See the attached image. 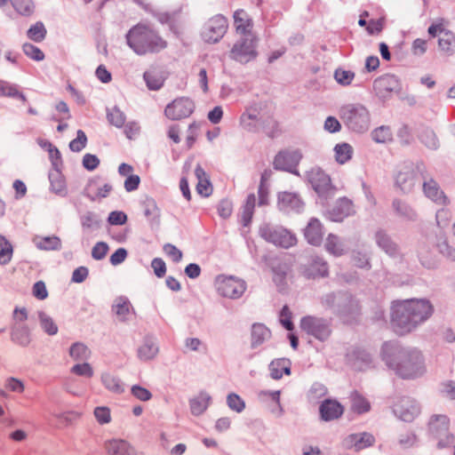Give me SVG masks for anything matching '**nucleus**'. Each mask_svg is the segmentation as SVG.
Here are the masks:
<instances>
[{
  "mask_svg": "<svg viewBox=\"0 0 455 455\" xmlns=\"http://www.w3.org/2000/svg\"><path fill=\"white\" fill-rule=\"evenodd\" d=\"M320 303L345 323L355 321L361 314L358 299L348 291H338L326 293L321 297Z\"/></svg>",
  "mask_w": 455,
  "mask_h": 455,
  "instance_id": "4",
  "label": "nucleus"
},
{
  "mask_svg": "<svg viewBox=\"0 0 455 455\" xmlns=\"http://www.w3.org/2000/svg\"><path fill=\"white\" fill-rule=\"evenodd\" d=\"M373 88L377 94L381 97H387L391 92H399L402 87L400 80L396 76L385 74L374 80Z\"/></svg>",
  "mask_w": 455,
  "mask_h": 455,
  "instance_id": "21",
  "label": "nucleus"
},
{
  "mask_svg": "<svg viewBox=\"0 0 455 455\" xmlns=\"http://www.w3.org/2000/svg\"><path fill=\"white\" fill-rule=\"evenodd\" d=\"M291 361L286 358H279L269 364L270 376L274 379H280L283 374H291Z\"/></svg>",
  "mask_w": 455,
  "mask_h": 455,
  "instance_id": "33",
  "label": "nucleus"
},
{
  "mask_svg": "<svg viewBox=\"0 0 455 455\" xmlns=\"http://www.w3.org/2000/svg\"><path fill=\"white\" fill-rule=\"evenodd\" d=\"M228 408L237 413L242 412L245 408L244 401L236 394L231 393L227 396Z\"/></svg>",
  "mask_w": 455,
  "mask_h": 455,
  "instance_id": "59",
  "label": "nucleus"
},
{
  "mask_svg": "<svg viewBox=\"0 0 455 455\" xmlns=\"http://www.w3.org/2000/svg\"><path fill=\"white\" fill-rule=\"evenodd\" d=\"M273 281L277 286L278 290L283 291L286 287V276L288 267L286 264L278 263L272 267Z\"/></svg>",
  "mask_w": 455,
  "mask_h": 455,
  "instance_id": "41",
  "label": "nucleus"
},
{
  "mask_svg": "<svg viewBox=\"0 0 455 455\" xmlns=\"http://www.w3.org/2000/svg\"><path fill=\"white\" fill-rule=\"evenodd\" d=\"M300 329L320 341H325L331 334V320L314 315H306L299 323Z\"/></svg>",
  "mask_w": 455,
  "mask_h": 455,
  "instance_id": "8",
  "label": "nucleus"
},
{
  "mask_svg": "<svg viewBox=\"0 0 455 455\" xmlns=\"http://www.w3.org/2000/svg\"><path fill=\"white\" fill-rule=\"evenodd\" d=\"M392 132L389 126L381 125L371 132V138L377 143H386L392 140Z\"/></svg>",
  "mask_w": 455,
  "mask_h": 455,
  "instance_id": "55",
  "label": "nucleus"
},
{
  "mask_svg": "<svg viewBox=\"0 0 455 455\" xmlns=\"http://www.w3.org/2000/svg\"><path fill=\"white\" fill-rule=\"evenodd\" d=\"M10 338L14 344L21 347H28L32 341V334L28 325L12 324Z\"/></svg>",
  "mask_w": 455,
  "mask_h": 455,
  "instance_id": "26",
  "label": "nucleus"
},
{
  "mask_svg": "<svg viewBox=\"0 0 455 455\" xmlns=\"http://www.w3.org/2000/svg\"><path fill=\"white\" fill-rule=\"evenodd\" d=\"M109 247L105 242H98L92 249V257L95 260L103 259L108 254Z\"/></svg>",
  "mask_w": 455,
  "mask_h": 455,
  "instance_id": "64",
  "label": "nucleus"
},
{
  "mask_svg": "<svg viewBox=\"0 0 455 455\" xmlns=\"http://www.w3.org/2000/svg\"><path fill=\"white\" fill-rule=\"evenodd\" d=\"M339 114L345 126L354 133H364L371 127V112L362 103L346 104L340 108Z\"/></svg>",
  "mask_w": 455,
  "mask_h": 455,
  "instance_id": "5",
  "label": "nucleus"
},
{
  "mask_svg": "<svg viewBox=\"0 0 455 455\" xmlns=\"http://www.w3.org/2000/svg\"><path fill=\"white\" fill-rule=\"evenodd\" d=\"M419 140L429 149L435 150L439 147L438 139L433 130L422 127L419 132Z\"/></svg>",
  "mask_w": 455,
  "mask_h": 455,
  "instance_id": "45",
  "label": "nucleus"
},
{
  "mask_svg": "<svg viewBox=\"0 0 455 455\" xmlns=\"http://www.w3.org/2000/svg\"><path fill=\"white\" fill-rule=\"evenodd\" d=\"M218 292L226 298L236 299L242 297L246 290V283L235 276H220L218 278Z\"/></svg>",
  "mask_w": 455,
  "mask_h": 455,
  "instance_id": "15",
  "label": "nucleus"
},
{
  "mask_svg": "<svg viewBox=\"0 0 455 455\" xmlns=\"http://www.w3.org/2000/svg\"><path fill=\"white\" fill-rule=\"evenodd\" d=\"M326 394H327V387L321 383L315 382L310 387V390L308 392V399L311 402H316L319 399L325 396Z\"/></svg>",
  "mask_w": 455,
  "mask_h": 455,
  "instance_id": "61",
  "label": "nucleus"
},
{
  "mask_svg": "<svg viewBox=\"0 0 455 455\" xmlns=\"http://www.w3.org/2000/svg\"><path fill=\"white\" fill-rule=\"evenodd\" d=\"M391 310V325L397 334L403 335L428 319L434 308L427 299H411L394 302Z\"/></svg>",
  "mask_w": 455,
  "mask_h": 455,
  "instance_id": "2",
  "label": "nucleus"
},
{
  "mask_svg": "<svg viewBox=\"0 0 455 455\" xmlns=\"http://www.w3.org/2000/svg\"><path fill=\"white\" fill-rule=\"evenodd\" d=\"M352 210V203L347 198L339 199L331 210L329 211V219L335 222L342 221Z\"/></svg>",
  "mask_w": 455,
  "mask_h": 455,
  "instance_id": "29",
  "label": "nucleus"
},
{
  "mask_svg": "<svg viewBox=\"0 0 455 455\" xmlns=\"http://www.w3.org/2000/svg\"><path fill=\"white\" fill-rule=\"evenodd\" d=\"M374 442V436L367 432L349 435L347 439V444L356 451L371 446Z\"/></svg>",
  "mask_w": 455,
  "mask_h": 455,
  "instance_id": "32",
  "label": "nucleus"
},
{
  "mask_svg": "<svg viewBox=\"0 0 455 455\" xmlns=\"http://www.w3.org/2000/svg\"><path fill=\"white\" fill-rule=\"evenodd\" d=\"M108 455H137L136 449L127 441L123 439H112L104 445Z\"/></svg>",
  "mask_w": 455,
  "mask_h": 455,
  "instance_id": "25",
  "label": "nucleus"
},
{
  "mask_svg": "<svg viewBox=\"0 0 455 455\" xmlns=\"http://www.w3.org/2000/svg\"><path fill=\"white\" fill-rule=\"evenodd\" d=\"M195 175L197 179V193L204 197L210 196L213 190L212 186L210 181L209 176L200 164L196 165L195 169Z\"/></svg>",
  "mask_w": 455,
  "mask_h": 455,
  "instance_id": "31",
  "label": "nucleus"
},
{
  "mask_svg": "<svg viewBox=\"0 0 455 455\" xmlns=\"http://www.w3.org/2000/svg\"><path fill=\"white\" fill-rule=\"evenodd\" d=\"M320 419L323 421H332L339 419L344 413V407L338 401L324 399L319 406Z\"/></svg>",
  "mask_w": 455,
  "mask_h": 455,
  "instance_id": "22",
  "label": "nucleus"
},
{
  "mask_svg": "<svg viewBox=\"0 0 455 455\" xmlns=\"http://www.w3.org/2000/svg\"><path fill=\"white\" fill-rule=\"evenodd\" d=\"M302 159L300 150H281L274 158L273 166L275 170L291 172L300 176L297 166Z\"/></svg>",
  "mask_w": 455,
  "mask_h": 455,
  "instance_id": "14",
  "label": "nucleus"
},
{
  "mask_svg": "<svg viewBox=\"0 0 455 455\" xmlns=\"http://www.w3.org/2000/svg\"><path fill=\"white\" fill-rule=\"evenodd\" d=\"M393 412L401 420L411 422L420 413V406L414 399L403 396L394 404Z\"/></svg>",
  "mask_w": 455,
  "mask_h": 455,
  "instance_id": "17",
  "label": "nucleus"
},
{
  "mask_svg": "<svg viewBox=\"0 0 455 455\" xmlns=\"http://www.w3.org/2000/svg\"><path fill=\"white\" fill-rule=\"evenodd\" d=\"M421 178L415 168L411 166H404L402 168L395 176V185L404 194L412 192L413 188L421 183Z\"/></svg>",
  "mask_w": 455,
  "mask_h": 455,
  "instance_id": "18",
  "label": "nucleus"
},
{
  "mask_svg": "<svg viewBox=\"0 0 455 455\" xmlns=\"http://www.w3.org/2000/svg\"><path fill=\"white\" fill-rule=\"evenodd\" d=\"M90 348L82 342H75L69 348V355L75 361H86L91 357Z\"/></svg>",
  "mask_w": 455,
  "mask_h": 455,
  "instance_id": "44",
  "label": "nucleus"
},
{
  "mask_svg": "<svg viewBox=\"0 0 455 455\" xmlns=\"http://www.w3.org/2000/svg\"><path fill=\"white\" fill-rule=\"evenodd\" d=\"M228 28V20L222 14H216L210 18L202 29V38L208 44H216L226 35Z\"/></svg>",
  "mask_w": 455,
  "mask_h": 455,
  "instance_id": "9",
  "label": "nucleus"
},
{
  "mask_svg": "<svg viewBox=\"0 0 455 455\" xmlns=\"http://www.w3.org/2000/svg\"><path fill=\"white\" fill-rule=\"evenodd\" d=\"M299 273L308 280L324 278L329 275V266L323 257L310 255L300 263Z\"/></svg>",
  "mask_w": 455,
  "mask_h": 455,
  "instance_id": "10",
  "label": "nucleus"
},
{
  "mask_svg": "<svg viewBox=\"0 0 455 455\" xmlns=\"http://www.w3.org/2000/svg\"><path fill=\"white\" fill-rule=\"evenodd\" d=\"M257 38L256 36L241 37L233 45L229 57L230 59L245 64L254 60L258 52L256 51Z\"/></svg>",
  "mask_w": 455,
  "mask_h": 455,
  "instance_id": "11",
  "label": "nucleus"
},
{
  "mask_svg": "<svg viewBox=\"0 0 455 455\" xmlns=\"http://www.w3.org/2000/svg\"><path fill=\"white\" fill-rule=\"evenodd\" d=\"M158 353V347L150 338H146L138 348V357L142 361L152 360Z\"/></svg>",
  "mask_w": 455,
  "mask_h": 455,
  "instance_id": "38",
  "label": "nucleus"
},
{
  "mask_svg": "<svg viewBox=\"0 0 455 455\" xmlns=\"http://www.w3.org/2000/svg\"><path fill=\"white\" fill-rule=\"evenodd\" d=\"M182 9L183 7L180 6L173 11L161 12L157 15V20L162 24H168L172 31L178 33V26Z\"/></svg>",
  "mask_w": 455,
  "mask_h": 455,
  "instance_id": "35",
  "label": "nucleus"
},
{
  "mask_svg": "<svg viewBox=\"0 0 455 455\" xmlns=\"http://www.w3.org/2000/svg\"><path fill=\"white\" fill-rule=\"evenodd\" d=\"M334 78L338 84L343 86H347L350 85L354 80L355 73L339 68L334 71Z\"/></svg>",
  "mask_w": 455,
  "mask_h": 455,
  "instance_id": "57",
  "label": "nucleus"
},
{
  "mask_svg": "<svg viewBox=\"0 0 455 455\" xmlns=\"http://www.w3.org/2000/svg\"><path fill=\"white\" fill-rule=\"evenodd\" d=\"M210 402L211 396L205 392H201L189 401L191 413L195 416L203 414L208 408Z\"/></svg>",
  "mask_w": 455,
  "mask_h": 455,
  "instance_id": "36",
  "label": "nucleus"
},
{
  "mask_svg": "<svg viewBox=\"0 0 455 455\" xmlns=\"http://www.w3.org/2000/svg\"><path fill=\"white\" fill-rule=\"evenodd\" d=\"M70 371L81 377L92 378L93 376V369L88 363H76L70 369Z\"/></svg>",
  "mask_w": 455,
  "mask_h": 455,
  "instance_id": "63",
  "label": "nucleus"
},
{
  "mask_svg": "<svg viewBox=\"0 0 455 455\" xmlns=\"http://www.w3.org/2000/svg\"><path fill=\"white\" fill-rule=\"evenodd\" d=\"M271 336L270 331L263 324V323H253L251 326V348H256L257 347L263 344L267 339H268Z\"/></svg>",
  "mask_w": 455,
  "mask_h": 455,
  "instance_id": "34",
  "label": "nucleus"
},
{
  "mask_svg": "<svg viewBox=\"0 0 455 455\" xmlns=\"http://www.w3.org/2000/svg\"><path fill=\"white\" fill-rule=\"evenodd\" d=\"M233 18L234 26L238 34H241L243 37L255 36L251 32L253 22L247 12L243 9H238L234 12Z\"/></svg>",
  "mask_w": 455,
  "mask_h": 455,
  "instance_id": "24",
  "label": "nucleus"
},
{
  "mask_svg": "<svg viewBox=\"0 0 455 455\" xmlns=\"http://www.w3.org/2000/svg\"><path fill=\"white\" fill-rule=\"evenodd\" d=\"M36 246L44 251H60L61 249V241L56 235L44 236L35 240Z\"/></svg>",
  "mask_w": 455,
  "mask_h": 455,
  "instance_id": "46",
  "label": "nucleus"
},
{
  "mask_svg": "<svg viewBox=\"0 0 455 455\" xmlns=\"http://www.w3.org/2000/svg\"><path fill=\"white\" fill-rule=\"evenodd\" d=\"M87 144V137L84 131L78 130L76 132V138L72 140L69 143V148L73 152L82 151Z\"/></svg>",
  "mask_w": 455,
  "mask_h": 455,
  "instance_id": "60",
  "label": "nucleus"
},
{
  "mask_svg": "<svg viewBox=\"0 0 455 455\" xmlns=\"http://www.w3.org/2000/svg\"><path fill=\"white\" fill-rule=\"evenodd\" d=\"M450 419L444 414L432 415L428 421V433L437 439V448L443 449L454 443L455 436L449 432Z\"/></svg>",
  "mask_w": 455,
  "mask_h": 455,
  "instance_id": "6",
  "label": "nucleus"
},
{
  "mask_svg": "<svg viewBox=\"0 0 455 455\" xmlns=\"http://www.w3.org/2000/svg\"><path fill=\"white\" fill-rule=\"evenodd\" d=\"M46 34L47 30L42 21L36 22L27 31V36L36 43L44 41Z\"/></svg>",
  "mask_w": 455,
  "mask_h": 455,
  "instance_id": "52",
  "label": "nucleus"
},
{
  "mask_svg": "<svg viewBox=\"0 0 455 455\" xmlns=\"http://www.w3.org/2000/svg\"><path fill=\"white\" fill-rule=\"evenodd\" d=\"M351 409L358 414H363L371 410V404L365 397L355 391L351 394Z\"/></svg>",
  "mask_w": 455,
  "mask_h": 455,
  "instance_id": "48",
  "label": "nucleus"
},
{
  "mask_svg": "<svg viewBox=\"0 0 455 455\" xmlns=\"http://www.w3.org/2000/svg\"><path fill=\"white\" fill-rule=\"evenodd\" d=\"M15 11L22 16H31L35 12L32 0H10Z\"/></svg>",
  "mask_w": 455,
  "mask_h": 455,
  "instance_id": "54",
  "label": "nucleus"
},
{
  "mask_svg": "<svg viewBox=\"0 0 455 455\" xmlns=\"http://www.w3.org/2000/svg\"><path fill=\"white\" fill-rule=\"evenodd\" d=\"M22 51L26 56L34 60L41 61L44 59V53L37 46L30 43H25L22 45Z\"/></svg>",
  "mask_w": 455,
  "mask_h": 455,
  "instance_id": "58",
  "label": "nucleus"
},
{
  "mask_svg": "<svg viewBox=\"0 0 455 455\" xmlns=\"http://www.w3.org/2000/svg\"><path fill=\"white\" fill-rule=\"evenodd\" d=\"M373 239L377 246L390 258L396 259L402 256L399 244L387 230L378 228L374 232Z\"/></svg>",
  "mask_w": 455,
  "mask_h": 455,
  "instance_id": "19",
  "label": "nucleus"
},
{
  "mask_svg": "<svg viewBox=\"0 0 455 455\" xmlns=\"http://www.w3.org/2000/svg\"><path fill=\"white\" fill-rule=\"evenodd\" d=\"M38 321L40 327L49 336L56 335L59 331V328L54 320L44 311H38Z\"/></svg>",
  "mask_w": 455,
  "mask_h": 455,
  "instance_id": "43",
  "label": "nucleus"
},
{
  "mask_svg": "<svg viewBox=\"0 0 455 455\" xmlns=\"http://www.w3.org/2000/svg\"><path fill=\"white\" fill-rule=\"evenodd\" d=\"M325 250L335 257H339L345 253L343 243L338 235L329 234L324 244Z\"/></svg>",
  "mask_w": 455,
  "mask_h": 455,
  "instance_id": "42",
  "label": "nucleus"
},
{
  "mask_svg": "<svg viewBox=\"0 0 455 455\" xmlns=\"http://www.w3.org/2000/svg\"><path fill=\"white\" fill-rule=\"evenodd\" d=\"M417 171L422 180V188L425 196L437 204L443 205L449 204L447 196L440 189L438 183L428 174L424 163L420 162L417 164Z\"/></svg>",
  "mask_w": 455,
  "mask_h": 455,
  "instance_id": "12",
  "label": "nucleus"
},
{
  "mask_svg": "<svg viewBox=\"0 0 455 455\" xmlns=\"http://www.w3.org/2000/svg\"><path fill=\"white\" fill-rule=\"evenodd\" d=\"M260 124L263 131L268 138L275 139L282 134V129L279 122L273 116H267L261 119Z\"/></svg>",
  "mask_w": 455,
  "mask_h": 455,
  "instance_id": "40",
  "label": "nucleus"
},
{
  "mask_svg": "<svg viewBox=\"0 0 455 455\" xmlns=\"http://www.w3.org/2000/svg\"><path fill=\"white\" fill-rule=\"evenodd\" d=\"M306 179L321 197H327L333 188L330 176L320 167L315 166L307 171Z\"/></svg>",
  "mask_w": 455,
  "mask_h": 455,
  "instance_id": "13",
  "label": "nucleus"
},
{
  "mask_svg": "<svg viewBox=\"0 0 455 455\" xmlns=\"http://www.w3.org/2000/svg\"><path fill=\"white\" fill-rule=\"evenodd\" d=\"M259 232L265 241L282 248H291L298 242L296 235L283 227L263 224Z\"/></svg>",
  "mask_w": 455,
  "mask_h": 455,
  "instance_id": "7",
  "label": "nucleus"
},
{
  "mask_svg": "<svg viewBox=\"0 0 455 455\" xmlns=\"http://www.w3.org/2000/svg\"><path fill=\"white\" fill-rule=\"evenodd\" d=\"M48 176L51 191L60 196H66L68 194L66 180L60 168H53Z\"/></svg>",
  "mask_w": 455,
  "mask_h": 455,
  "instance_id": "30",
  "label": "nucleus"
},
{
  "mask_svg": "<svg viewBox=\"0 0 455 455\" xmlns=\"http://www.w3.org/2000/svg\"><path fill=\"white\" fill-rule=\"evenodd\" d=\"M304 237L313 246H320L323 238V227L316 218H311L304 228Z\"/></svg>",
  "mask_w": 455,
  "mask_h": 455,
  "instance_id": "23",
  "label": "nucleus"
},
{
  "mask_svg": "<svg viewBox=\"0 0 455 455\" xmlns=\"http://www.w3.org/2000/svg\"><path fill=\"white\" fill-rule=\"evenodd\" d=\"M392 208L395 215L403 221L415 222L418 220L417 212L407 202L395 198Z\"/></svg>",
  "mask_w": 455,
  "mask_h": 455,
  "instance_id": "27",
  "label": "nucleus"
},
{
  "mask_svg": "<svg viewBox=\"0 0 455 455\" xmlns=\"http://www.w3.org/2000/svg\"><path fill=\"white\" fill-rule=\"evenodd\" d=\"M381 358L402 379H415L426 371L420 351L403 347L397 343L385 342L381 347Z\"/></svg>",
  "mask_w": 455,
  "mask_h": 455,
  "instance_id": "1",
  "label": "nucleus"
},
{
  "mask_svg": "<svg viewBox=\"0 0 455 455\" xmlns=\"http://www.w3.org/2000/svg\"><path fill=\"white\" fill-rule=\"evenodd\" d=\"M102 385L110 392L114 394H123L124 392V386L122 380L108 372H104L100 377Z\"/></svg>",
  "mask_w": 455,
  "mask_h": 455,
  "instance_id": "37",
  "label": "nucleus"
},
{
  "mask_svg": "<svg viewBox=\"0 0 455 455\" xmlns=\"http://www.w3.org/2000/svg\"><path fill=\"white\" fill-rule=\"evenodd\" d=\"M277 206L286 213H300L304 210L305 203L298 193L283 191L278 193Z\"/></svg>",
  "mask_w": 455,
  "mask_h": 455,
  "instance_id": "20",
  "label": "nucleus"
},
{
  "mask_svg": "<svg viewBox=\"0 0 455 455\" xmlns=\"http://www.w3.org/2000/svg\"><path fill=\"white\" fill-rule=\"evenodd\" d=\"M418 258L422 266L431 268L434 267L435 263L430 258V249L426 243L419 244L418 250Z\"/></svg>",
  "mask_w": 455,
  "mask_h": 455,
  "instance_id": "56",
  "label": "nucleus"
},
{
  "mask_svg": "<svg viewBox=\"0 0 455 455\" xmlns=\"http://www.w3.org/2000/svg\"><path fill=\"white\" fill-rule=\"evenodd\" d=\"M336 161L341 164L351 159L353 148L348 143L337 144L334 148Z\"/></svg>",
  "mask_w": 455,
  "mask_h": 455,
  "instance_id": "53",
  "label": "nucleus"
},
{
  "mask_svg": "<svg viewBox=\"0 0 455 455\" xmlns=\"http://www.w3.org/2000/svg\"><path fill=\"white\" fill-rule=\"evenodd\" d=\"M81 226L84 229L96 230L101 226L100 216L91 211L86 212L80 217Z\"/></svg>",
  "mask_w": 455,
  "mask_h": 455,
  "instance_id": "49",
  "label": "nucleus"
},
{
  "mask_svg": "<svg viewBox=\"0 0 455 455\" xmlns=\"http://www.w3.org/2000/svg\"><path fill=\"white\" fill-rule=\"evenodd\" d=\"M132 305L126 297L121 296L115 299L112 306V311L119 317L121 321H125L130 313Z\"/></svg>",
  "mask_w": 455,
  "mask_h": 455,
  "instance_id": "47",
  "label": "nucleus"
},
{
  "mask_svg": "<svg viewBox=\"0 0 455 455\" xmlns=\"http://www.w3.org/2000/svg\"><path fill=\"white\" fill-rule=\"evenodd\" d=\"M125 40L127 45L139 56L158 53L168 45L157 30L145 23L132 27L125 35Z\"/></svg>",
  "mask_w": 455,
  "mask_h": 455,
  "instance_id": "3",
  "label": "nucleus"
},
{
  "mask_svg": "<svg viewBox=\"0 0 455 455\" xmlns=\"http://www.w3.org/2000/svg\"><path fill=\"white\" fill-rule=\"evenodd\" d=\"M438 47L447 56L455 53V34L451 30L443 31L442 37L438 39Z\"/></svg>",
  "mask_w": 455,
  "mask_h": 455,
  "instance_id": "39",
  "label": "nucleus"
},
{
  "mask_svg": "<svg viewBox=\"0 0 455 455\" xmlns=\"http://www.w3.org/2000/svg\"><path fill=\"white\" fill-rule=\"evenodd\" d=\"M452 217V212L445 208H442L436 212L435 220L440 228H445L449 226L450 220Z\"/></svg>",
  "mask_w": 455,
  "mask_h": 455,
  "instance_id": "62",
  "label": "nucleus"
},
{
  "mask_svg": "<svg viewBox=\"0 0 455 455\" xmlns=\"http://www.w3.org/2000/svg\"><path fill=\"white\" fill-rule=\"evenodd\" d=\"M144 215L147 217L151 228H158L160 225L161 211L156 200L147 196L142 202Z\"/></svg>",
  "mask_w": 455,
  "mask_h": 455,
  "instance_id": "28",
  "label": "nucleus"
},
{
  "mask_svg": "<svg viewBox=\"0 0 455 455\" xmlns=\"http://www.w3.org/2000/svg\"><path fill=\"white\" fill-rule=\"evenodd\" d=\"M195 109V103L187 97L175 99L169 103L165 109L164 115L171 120H180L188 117Z\"/></svg>",
  "mask_w": 455,
  "mask_h": 455,
  "instance_id": "16",
  "label": "nucleus"
},
{
  "mask_svg": "<svg viewBox=\"0 0 455 455\" xmlns=\"http://www.w3.org/2000/svg\"><path fill=\"white\" fill-rule=\"evenodd\" d=\"M13 248L12 243L3 235H0V265H7L12 258Z\"/></svg>",
  "mask_w": 455,
  "mask_h": 455,
  "instance_id": "50",
  "label": "nucleus"
},
{
  "mask_svg": "<svg viewBox=\"0 0 455 455\" xmlns=\"http://www.w3.org/2000/svg\"><path fill=\"white\" fill-rule=\"evenodd\" d=\"M107 119L110 124L122 128L125 124L126 116L118 107L115 106L107 109Z\"/></svg>",
  "mask_w": 455,
  "mask_h": 455,
  "instance_id": "51",
  "label": "nucleus"
}]
</instances>
